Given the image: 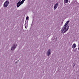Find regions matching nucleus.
<instances>
[{"label": "nucleus", "instance_id": "7", "mask_svg": "<svg viewBox=\"0 0 79 79\" xmlns=\"http://www.w3.org/2000/svg\"><path fill=\"white\" fill-rule=\"evenodd\" d=\"M76 47V44H73L72 47V48H75Z\"/></svg>", "mask_w": 79, "mask_h": 79}, {"label": "nucleus", "instance_id": "11", "mask_svg": "<svg viewBox=\"0 0 79 79\" xmlns=\"http://www.w3.org/2000/svg\"><path fill=\"white\" fill-rule=\"evenodd\" d=\"M18 61H19V60H18V61H17L16 63H17V62H18Z\"/></svg>", "mask_w": 79, "mask_h": 79}, {"label": "nucleus", "instance_id": "12", "mask_svg": "<svg viewBox=\"0 0 79 79\" xmlns=\"http://www.w3.org/2000/svg\"><path fill=\"white\" fill-rule=\"evenodd\" d=\"M75 66V64H74V66Z\"/></svg>", "mask_w": 79, "mask_h": 79}, {"label": "nucleus", "instance_id": "5", "mask_svg": "<svg viewBox=\"0 0 79 79\" xmlns=\"http://www.w3.org/2000/svg\"><path fill=\"white\" fill-rule=\"evenodd\" d=\"M58 3H56L55 4L54 7V10H56V8H57V7H58Z\"/></svg>", "mask_w": 79, "mask_h": 79}, {"label": "nucleus", "instance_id": "8", "mask_svg": "<svg viewBox=\"0 0 79 79\" xmlns=\"http://www.w3.org/2000/svg\"><path fill=\"white\" fill-rule=\"evenodd\" d=\"M69 0H64V2L65 3H68Z\"/></svg>", "mask_w": 79, "mask_h": 79}, {"label": "nucleus", "instance_id": "4", "mask_svg": "<svg viewBox=\"0 0 79 79\" xmlns=\"http://www.w3.org/2000/svg\"><path fill=\"white\" fill-rule=\"evenodd\" d=\"M21 5H22V4H21V1H19L17 4V7H19V6H21Z\"/></svg>", "mask_w": 79, "mask_h": 79}, {"label": "nucleus", "instance_id": "13", "mask_svg": "<svg viewBox=\"0 0 79 79\" xmlns=\"http://www.w3.org/2000/svg\"><path fill=\"white\" fill-rule=\"evenodd\" d=\"M25 28H26V26H25Z\"/></svg>", "mask_w": 79, "mask_h": 79}, {"label": "nucleus", "instance_id": "3", "mask_svg": "<svg viewBox=\"0 0 79 79\" xmlns=\"http://www.w3.org/2000/svg\"><path fill=\"white\" fill-rule=\"evenodd\" d=\"M16 46H17V45L16 44H14L12 46L11 48V50L12 51L14 50V49H15L16 48Z\"/></svg>", "mask_w": 79, "mask_h": 79}, {"label": "nucleus", "instance_id": "10", "mask_svg": "<svg viewBox=\"0 0 79 79\" xmlns=\"http://www.w3.org/2000/svg\"><path fill=\"white\" fill-rule=\"evenodd\" d=\"M26 19L27 20V19H29V17L27 16V17Z\"/></svg>", "mask_w": 79, "mask_h": 79}, {"label": "nucleus", "instance_id": "2", "mask_svg": "<svg viewBox=\"0 0 79 79\" xmlns=\"http://www.w3.org/2000/svg\"><path fill=\"white\" fill-rule=\"evenodd\" d=\"M8 4H9V2L8 1H6L4 4V7H7L8 5Z\"/></svg>", "mask_w": 79, "mask_h": 79}, {"label": "nucleus", "instance_id": "14", "mask_svg": "<svg viewBox=\"0 0 79 79\" xmlns=\"http://www.w3.org/2000/svg\"><path fill=\"white\" fill-rule=\"evenodd\" d=\"M78 49H79V48H78Z\"/></svg>", "mask_w": 79, "mask_h": 79}, {"label": "nucleus", "instance_id": "9", "mask_svg": "<svg viewBox=\"0 0 79 79\" xmlns=\"http://www.w3.org/2000/svg\"><path fill=\"white\" fill-rule=\"evenodd\" d=\"M24 1H25V0H22L21 1V2H20V3H21V4H23V3H24Z\"/></svg>", "mask_w": 79, "mask_h": 79}, {"label": "nucleus", "instance_id": "1", "mask_svg": "<svg viewBox=\"0 0 79 79\" xmlns=\"http://www.w3.org/2000/svg\"><path fill=\"white\" fill-rule=\"evenodd\" d=\"M68 23H69V21H67L63 28L61 29V33L62 34L65 33V32H66L69 29V26L67 25Z\"/></svg>", "mask_w": 79, "mask_h": 79}, {"label": "nucleus", "instance_id": "6", "mask_svg": "<svg viewBox=\"0 0 79 79\" xmlns=\"http://www.w3.org/2000/svg\"><path fill=\"white\" fill-rule=\"evenodd\" d=\"M50 54V49H49L48 51L47 52V54L48 56H49Z\"/></svg>", "mask_w": 79, "mask_h": 79}]
</instances>
